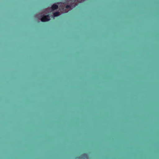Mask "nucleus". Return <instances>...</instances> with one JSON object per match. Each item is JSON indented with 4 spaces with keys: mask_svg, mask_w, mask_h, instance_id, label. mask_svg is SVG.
I'll return each instance as SVG.
<instances>
[{
    "mask_svg": "<svg viewBox=\"0 0 159 159\" xmlns=\"http://www.w3.org/2000/svg\"><path fill=\"white\" fill-rule=\"evenodd\" d=\"M49 16V15H48L45 16H43L41 19V21L42 22H45L49 20L50 19Z\"/></svg>",
    "mask_w": 159,
    "mask_h": 159,
    "instance_id": "nucleus-1",
    "label": "nucleus"
},
{
    "mask_svg": "<svg viewBox=\"0 0 159 159\" xmlns=\"http://www.w3.org/2000/svg\"><path fill=\"white\" fill-rule=\"evenodd\" d=\"M58 8V6L57 5L54 4H53L51 7V9L52 10H54L57 9Z\"/></svg>",
    "mask_w": 159,
    "mask_h": 159,
    "instance_id": "nucleus-2",
    "label": "nucleus"
},
{
    "mask_svg": "<svg viewBox=\"0 0 159 159\" xmlns=\"http://www.w3.org/2000/svg\"><path fill=\"white\" fill-rule=\"evenodd\" d=\"M59 12L58 11H57L54 12L53 14V15L54 17H56L58 16L59 15Z\"/></svg>",
    "mask_w": 159,
    "mask_h": 159,
    "instance_id": "nucleus-3",
    "label": "nucleus"
},
{
    "mask_svg": "<svg viewBox=\"0 0 159 159\" xmlns=\"http://www.w3.org/2000/svg\"><path fill=\"white\" fill-rule=\"evenodd\" d=\"M66 8H71V6L70 5H67L66 6Z\"/></svg>",
    "mask_w": 159,
    "mask_h": 159,
    "instance_id": "nucleus-4",
    "label": "nucleus"
}]
</instances>
